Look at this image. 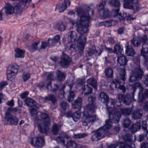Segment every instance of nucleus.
<instances>
[{
    "instance_id": "obj_1",
    "label": "nucleus",
    "mask_w": 148,
    "mask_h": 148,
    "mask_svg": "<svg viewBox=\"0 0 148 148\" xmlns=\"http://www.w3.org/2000/svg\"><path fill=\"white\" fill-rule=\"evenodd\" d=\"M89 9V8L88 7L86 10L78 8L76 10L78 15L80 18L79 21L75 23L76 26L77 27L76 30L80 35L85 36L88 33L87 27L89 26L90 19V16L88 11Z\"/></svg>"
},
{
    "instance_id": "obj_2",
    "label": "nucleus",
    "mask_w": 148,
    "mask_h": 148,
    "mask_svg": "<svg viewBox=\"0 0 148 148\" xmlns=\"http://www.w3.org/2000/svg\"><path fill=\"white\" fill-rule=\"evenodd\" d=\"M107 111L108 114L109 119L106 121V123L101 127L102 130L106 132L107 136L111 134L110 129L111 127L112 123H116L119 122L121 117L120 112L116 111L115 109H112V108H108Z\"/></svg>"
},
{
    "instance_id": "obj_3",
    "label": "nucleus",
    "mask_w": 148,
    "mask_h": 148,
    "mask_svg": "<svg viewBox=\"0 0 148 148\" xmlns=\"http://www.w3.org/2000/svg\"><path fill=\"white\" fill-rule=\"evenodd\" d=\"M125 142H121L108 146L107 148H131L133 143L132 137L129 134H126L123 137Z\"/></svg>"
},
{
    "instance_id": "obj_4",
    "label": "nucleus",
    "mask_w": 148,
    "mask_h": 148,
    "mask_svg": "<svg viewBox=\"0 0 148 148\" xmlns=\"http://www.w3.org/2000/svg\"><path fill=\"white\" fill-rule=\"evenodd\" d=\"M144 75V73L140 65L132 72L129 78V81L132 83H135L141 80Z\"/></svg>"
},
{
    "instance_id": "obj_5",
    "label": "nucleus",
    "mask_w": 148,
    "mask_h": 148,
    "mask_svg": "<svg viewBox=\"0 0 148 148\" xmlns=\"http://www.w3.org/2000/svg\"><path fill=\"white\" fill-rule=\"evenodd\" d=\"M124 1L125 8L134 10L135 13L140 9L138 0H124Z\"/></svg>"
},
{
    "instance_id": "obj_6",
    "label": "nucleus",
    "mask_w": 148,
    "mask_h": 148,
    "mask_svg": "<svg viewBox=\"0 0 148 148\" xmlns=\"http://www.w3.org/2000/svg\"><path fill=\"white\" fill-rule=\"evenodd\" d=\"M35 123H47L50 124V119L49 115L45 113L38 112L36 115V118L34 119Z\"/></svg>"
},
{
    "instance_id": "obj_7",
    "label": "nucleus",
    "mask_w": 148,
    "mask_h": 148,
    "mask_svg": "<svg viewBox=\"0 0 148 148\" xmlns=\"http://www.w3.org/2000/svg\"><path fill=\"white\" fill-rule=\"evenodd\" d=\"M96 116L93 114H86L84 113L82 119V122L83 125L87 126L88 124H92L94 122V119H96Z\"/></svg>"
},
{
    "instance_id": "obj_8",
    "label": "nucleus",
    "mask_w": 148,
    "mask_h": 148,
    "mask_svg": "<svg viewBox=\"0 0 148 148\" xmlns=\"http://www.w3.org/2000/svg\"><path fill=\"white\" fill-rule=\"evenodd\" d=\"M106 3V2L105 1H102L97 5L98 11L99 12L100 15L105 18L109 16L108 10L104 8Z\"/></svg>"
},
{
    "instance_id": "obj_9",
    "label": "nucleus",
    "mask_w": 148,
    "mask_h": 148,
    "mask_svg": "<svg viewBox=\"0 0 148 148\" xmlns=\"http://www.w3.org/2000/svg\"><path fill=\"white\" fill-rule=\"evenodd\" d=\"M104 131L101 128H100L97 130L95 134L92 136V141H97L101 139V138L107 136L108 134L104 133Z\"/></svg>"
},
{
    "instance_id": "obj_10",
    "label": "nucleus",
    "mask_w": 148,
    "mask_h": 148,
    "mask_svg": "<svg viewBox=\"0 0 148 148\" xmlns=\"http://www.w3.org/2000/svg\"><path fill=\"white\" fill-rule=\"evenodd\" d=\"M30 143L36 147H42L45 145L44 139L43 138L41 137L32 138Z\"/></svg>"
},
{
    "instance_id": "obj_11",
    "label": "nucleus",
    "mask_w": 148,
    "mask_h": 148,
    "mask_svg": "<svg viewBox=\"0 0 148 148\" xmlns=\"http://www.w3.org/2000/svg\"><path fill=\"white\" fill-rule=\"evenodd\" d=\"M110 87L112 90L119 89L122 90V92L123 93H124L126 90L125 86L121 85L120 81L117 79H115L112 82L110 85Z\"/></svg>"
},
{
    "instance_id": "obj_12",
    "label": "nucleus",
    "mask_w": 148,
    "mask_h": 148,
    "mask_svg": "<svg viewBox=\"0 0 148 148\" xmlns=\"http://www.w3.org/2000/svg\"><path fill=\"white\" fill-rule=\"evenodd\" d=\"M141 55L144 59V64L147 66L148 70V45L144 44L143 45L142 47L140 50Z\"/></svg>"
},
{
    "instance_id": "obj_13",
    "label": "nucleus",
    "mask_w": 148,
    "mask_h": 148,
    "mask_svg": "<svg viewBox=\"0 0 148 148\" xmlns=\"http://www.w3.org/2000/svg\"><path fill=\"white\" fill-rule=\"evenodd\" d=\"M71 60L70 58L67 55L62 52V54L60 57V64L63 68H67L69 65Z\"/></svg>"
},
{
    "instance_id": "obj_14",
    "label": "nucleus",
    "mask_w": 148,
    "mask_h": 148,
    "mask_svg": "<svg viewBox=\"0 0 148 148\" xmlns=\"http://www.w3.org/2000/svg\"><path fill=\"white\" fill-rule=\"evenodd\" d=\"M148 40V38L146 35H144L142 37L137 38H134L131 40L132 44L136 47H138L142 42L143 43V45L145 44Z\"/></svg>"
},
{
    "instance_id": "obj_15",
    "label": "nucleus",
    "mask_w": 148,
    "mask_h": 148,
    "mask_svg": "<svg viewBox=\"0 0 148 148\" xmlns=\"http://www.w3.org/2000/svg\"><path fill=\"white\" fill-rule=\"evenodd\" d=\"M59 3L56 6V10H58L60 12L64 11L66 8L67 5L69 6L70 4L68 0H60Z\"/></svg>"
},
{
    "instance_id": "obj_16",
    "label": "nucleus",
    "mask_w": 148,
    "mask_h": 148,
    "mask_svg": "<svg viewBox=\"0 0 148 148\" xmlns=\"http://www.w3.org/2000/svg\"><path fill=\"white\" fill-rule=\"evenodd\" d=\"M118 98L120 102L123 101L126 105L130 104L132 101V99L129 94L124 95L120 94L118 95Z\"/></svg>"
},
{
    "instance_id": "obj_17",
    "label": "nucleus",
    "mask_w": 148,
    "mask_h": 148,
    "mask_svg": "<svg viewBox=\"0 0 148 148\" xmlns=\"http://www.w3.org/2000/svg\"><path fill=\"white\" fill-rule=\"evenodd\" d=\"M5 119L11 124L16 125L18 123V119L16 117L12 115L8 112H6Z\"/></svg>"
},
{
    "instance_id": "obj_18",
    "label": "nucleus",
    "mask_w": 148,
    "mask_h": 148,
    "mask_svg": "<svg viewBox=\"0 0 148 148\" xmlns=\"http://www.w3.org/2000/svg\"><path fill=\"white\" fill-rule=\"evenodd\" d=\"M39 123L38 128L40 132L42 134H47L49 130V125L50 124L44 123Z\"/></svg>"
},
{
    "instance_id": "obj_19",
    "label": "nucleus",
    "mask_w": 148,
    "mask_h": 148,
    "mask_svg": "<svg viewBox=\"0 0 148 148\" xmlns=\"http://www.w3.org/2000/svg\"><path fill=\"white\" fill-rule=\"evenodd\" d=\"M99 99L102 103L105 104L106 107L108 108H111L108 107V102L109 97L104 92H101L99 95Z\"/></svg>"
},
{
    "instance_id": "obj_20",
    "label": "nucleus",
    "mask_w": 148,
    "mask_h": 148,
    "mask_svg": "<svg viewBox=\"0 0 148 148\" xmlns=\"http://www.w3.org/2000/svg\"><path fill=\"white\" fill-rule=\"evenodd\" d=\"M73 85V82H71L70 84L69 83H67L66 84V85L68 86L70 89L69 91L68 92L67 98V100L69 102L72 101L75 97V95L74 92L71 90L72 88Z\"/></svg>"
},
{
    "instance_id": "obj_21",
    "label": "nucleus",
    "mask_w": 148,
    "mask_h": 148,
    "mask_svg": "<svg viewBox=\"0 0 148 148\" xmlns=\"http://www.w3.org/2000/svg\"><path fill=\"white\" fill-rule=\"evenodd\" d=\"M137 88H139V92L138 94H143V89L141 84L139 82H136L133 85V91L132 92V97L133 99L134 98V93L136 92V90Z\"/></svg>"
},
{
    "instance_id": "obj_22",
    "label": "nucleus",
    "mask_w": 148,
    "mask_h": 148,
    "mask_svg": "<svg viewBox=\"0 0 148 148\" xmlns=\"http://www.w3.org/2000/svg\"><path fill=\"white\" fill-rule=\"evenodd\" d=\"M83 100L82 98L79 97L74 101V103L72 104V106L73 108L80 109L82 107Z\"/></svg>"
},
{
    "instance_id": "obj_23",
    "label": "nucleus",
    "mask_w": 148,
    "mask_h": 148,
    "mask_svg": "<svg viewBox=\"0 0 148 148\" xmlns=\"http://www.w3.org/2000/svg\"><path fill=\"white\" fill-rule=\"evenodd\" d=\"M94 48H95V47L88 50L86 54V57L91 56L94 54H95L97 56H99L101 54L102 51L100 49L96 50H94Z\"/></svg>"
},
{
    "instance_id": "obj_24",
    "label": "nucleus",
    "mask_w": 148,
    "mask_h": 148,
    "mask_svg": "<svg viewBox=\"0 0 148 148\" xmlns=\"http://www.w3.org/2000/svg\"><path fill=\"white\" fill-rule=\"evenodd\" d=\"M51 82H49L47 84V88L48 90H50L52 92H55L58 91L59 89V87L56 84H54L52 86L51 85Z\"/></svg>"
},
{
    "instance_id": "obj_25",
    "label": "nucleus",
    "mask_w": 148,
    "mask_h": 148,
    "mask_svg": "<svg viewBox=\"0 0 148 148\" xmlns=\"http://www.w3.org/2000/svg\"><path fill=\"white\" fill-rule=\"evenodd\" d=\"M143 112L140 110L134 111L132 114V118L134 119H140L142 116Z\"/></svg>"
},
{
    "instance_id": "obj_26",
    "label": "nucleus",
    "mask_w": 148,
    "mask_h": 148,
    "mask_svg": "<svg viewBox=\"0 0 148 148\" xmlns=\"http://www.w3.org/2000/svg\"><path fill=\"white\" fill-rule=\"evenodd\" d=\"M77 36L76 33L74 31H71L70 32L69 36L68 38V41L69 42L75 43Z\"/></svg>"
},
{
    "instance_id": "obj_27",
    "label": "nucleus",
    "mask_w": 148,
    "mask_h": 148,
    "mask_svg": "<svg viewBox=\"0 0 148 148\" xmlns=\"http://www.w3.org/2000/svg\"><path fill=\"white\" fill-rule=\"evenodd\" d=\"M87 82L88 84L92 86L95 89H97V81L95 78L93 77H90Z\"/></svg>"
},
{
    "instance_id": "obj_28",
    "label": "nucleus",
    "mask_w": 148,
    "mask_h": 148,
    "mask_svg": "<svg viewBox=\"0 0 148 148\" xmlns=\"http://www.w3.org/2000/svg\"><path fill=\"white\" fill-rule=\"evenodd\" d=\"M82 89L84 92L85 95L90 94L92 92V88L87 85H84L82 86Z\"/></svg>"
},
{
    "instance_id": "obj_29",
    "label": "nucleus",
    "mask_w": 148,
    "mask_h": 148,
    "mask_svg": "<svg viewBox=\"0 0 148 148\" xmlns=\"http://www.w3.org/2000/svg\"><path fill=\"white\" fill-rule=\"evenodd\" d=\"M57 78L60 81L64 80L66 76V74L60 70H57L56 72Z\"/></svg>"
},
{
    "instance_id": "obj_30",
    "label": "nucleus",
    "mask_w": 148,
    "mask_h": 148,
    "mask_svg": "<svg viewBox=\"0 0 148 148\" xmlns=\"http://www.w3.org/2000/svg\"><path fill=\"white\" fill-rule=\"evenodd\" d=\"M96 108L95 104H87L86 106V109L88 112L87 114H90V113H94Z\"/></svg>"
},
{
    "instance_id": "obj_31",
    "label": "nucleus",
    "mask_w": 148,
    "mask_h": 148,
    "mask_svg": "<svg viewBox=\"0 0 148 148\" xmlns=\"http://www.w3.org/2000/svg\"><path fill=\"white\" fill-rule=\"evenodd\" d=\"M15 51L16 52L14 56L15 57L19 58L24 57V54L25 52V50H22L17 48L15 49Z\"/></svg>"
},
{
    "instance_id": "obj_32",
    "label": "nucleus",
    "mask_w": 148,
    "mask_h": 148,
    "mask_svg": "<svg viewBox=\"0 0 148 148\" xmlns=\"http://www.w3.org/2000/svg\"><path fill=\"white\" fill-rule=\"evenodd\" d=\"M105 75L108 77L112 78L113 77V71L112 69L110 67L106 68L104 71Z\"/></svg>"
},
{
    "instance_id": "obj_33",
    "label": "nucleus",
    "mask_w": 148,
    "mask_h": 148,
    "mask_svg": "<svg viewBox=\"0 0 148 148\" xmlns=\"http://www.w3.org/2000/svg\"><path fill=\"white\" fill-rule=\"evenodd\" d=\"M126 48V54L127 56H133L135 54V51L132 46L128 45Z\"/></svg>"
},
{
    "instance_id": "obj_34",
    "label": "nucleus",
    "mask_w": 148,
    "mask_h": 148,
    "mask_svg": "<svg viewBox=\"0 0 148 148\" xmlns=\"http://www.w3.org/2000/svg\"><path fill=\"white\" fill-rule=\"evenodd\" d=\"M60 38V37L59 35H57L55 36L53 38L51 39L49 38L48 40V41L49 43L50 44V46H53L57 43L59 40Z\"/></svg>"
},
{
    "instance_id": "obj_35",
    "label": "nucleus",
    "mask_w": 148,
    "mask_h": 148,
    "mask_svg": "<svg viewBox=\"0 0 148 148\" xmlns=\"http://www.w3.org/2000/svg\"><path fill=\"white\" fill-rule=\"evenodd\" d=\"M84 35H81L78 38L77 42L78 46H84L86 41V39Z\"/></svg>"
},
{
    "instance_id": "obj_36",
    "label": "nucleus",
    "mask_w": 148,
    "mask_h": 148,
    "mask_svg": "<svg viewBox=\"0 0 148 148\" xmlns=\"http://www.w3.org/2000/svg\"><path fill=\"white\" fill-rule=\"evenodd\" d=\"M117 61L121 66L125 65L127 62L125 56L123 55L118 58Z\"/></svg>"
},
{
    "instance_id": "obj_37",
    "label": "nucleus",
    "mask_w": 148,
    "mask_h": 148,
    "mask_svg": "<svg viewBox=\"0 0 148 148\" xmlns=\"http://www.w3.org/2000/svg\"><path fill=\"white\" fill-rule=\"evenodd\" d=\"M25 102L27 106L29 107L34 106L36 104V102L30 98L26 99L25 101Z\"/></svg>"
},
{
    "instance_id": "obj_38",
    "label": "nucleus",
    "mask_w": 148,
    "mask_h": 148,
    "mask_svg": "<svg viewBox=\"0 0 148 148\" xmlns=\"http://www.w3.org/2000/svg\"><path fill=\"white\" fill-rule=\"evenodd\" d=\"M44 99L46 101H51L53 104L57 101V99L56 97L53 95H49L47 96L44 97Z\"/></svg>"
},
{
    "instance_id": "obj_39",
    "label": "nucleus",
    "mask_w": 148,
    "mask_h": 148,
    "mask_svg": "<svg viewBox=\"0 0 148 148\" xmlns=\"http://www.w3.org/2000/svg\"><path fill=\"white\" fill-rule=\"evenodd\" d=\"M7 78L8 80L12 81L15 77V75L17 73L9 70L6 71Z\"/></svg>"
},
{
    "instance_id": "obj_40",
    "label": "nucleus",
    "mask_w": 148,
    "mask_h": 148,
    "mask_svg": "<svg viewBox=\"0 0 148 148\" xmlns=\"http://www.w3.org/2000/svg\"><path fill=\"white\" fill-rule=\"evenodd\" d=\"M122 114L125 116H128L130 114L132 109L131 108H123L121 109Z\"/></svg>"
},
{
    "instance_id": "obj_41",
    "label": "nucleus",
    "mask_w": 148,
    "mask_h": 148,
    "mask_svg": "<svg viewBox=\"0 0 148 148\" xmlns=\"http://www.w3.org/2000/svg\"><path fill=\"white\" fill-rule=\"evenodd\" d=\"M18 67L16 64H11L9 65L7 70H9L15 73H18Z\"/></svg>"
},
{
    "instance_id": "obj_42",
    "label": "nucleus",
    "mask_w": 148,
    "mask_h": 148,
    "mask_svg": "<svg viewBox=\"0 0 148 148\" xmlns=\"http://www.w3.org/2000/svg\"><path fill=\"white\" fill-rule=\"evenodd\" d=\"M140 123L137 122L136 124H133L131 127V130L132 132L134 133L139 130L141 127Z\"/></svg>"
},
{
    "instance_id": "obj_43",
    "label": "nucleus",
    "mask_w": 148,
    "mask_h": 148,
    "mask_svg": "<svg viewBox=\"0 0 148 148\" xmlns=\"http://www.w3.org/2000/svg\"><path fill=\"white\" fill-rule=\"evenodd\" d=\"M60 129V126L59 125L56 124H53L52 129V132L54 134L57 135L58 134Z\"/></svg>"
},
{
    "instance_id": "obj_44",
    "label": "nucleus",
    "mask_w": 148,
    "mask_h": 148,
    "mask_svg": "<svg viewBox=\"0 0 148 148\" xmlns=\"http://www.w3.org/2000/svg\"><path fill=\"white\" fill-rule=\"evenodd\" d=\"M5 10L6 12L8 14H12L14 12V8L10 3L7 4Z\"/></svg>"
},
{
    "instance_id": "obj_45",
    "label": "nucleus",
    "mask_w": 148,
    "mask_h": 148,
    "mask_svg": "<svg viewBox=\"0 0 148 148\" xmlns=\"http://www.w3.org/2000/svg\"><path fill=\"white\" fill-rule=\"evenodd\" d=\"M81 113L79 111H77L73 113L72 114V119L75 121H77L80 119Z\"/></svg>"
},
{
    "instance_id": "obj_46",
    "label": "nucleus",
    "mask_w": 148,
    "mask_h": 148,
    "mask_svg": "<svg viewBox=\"0 0 148 148\" xmlns=\"http://www.w3.org/2000/svg\"><path fill=\"white\" fill-rule=\"evenodd\" d=\"M77 144L74 141L70 140L66 144V148H77Z\"/></svg>"
},
{
    "instance_id": "obj_47",
    "label": "nucleus",
    "mask_w": 148,
    "mask_h": 148,
    "mask_svg": "<svg viewBox=\"0 0 148 148\" xmlns=\"http://www.w3.org/2000/svg\"><path fill=\"white\" fill-rule=\"evenodd\" d=\"M109 4L110 5L117 8H119L121 5L119 0H112L109 2Z\"/></svg>"
},
{
    "instance_id": "obj_48",
    "label": "nucleus",
    "mask_w": 148,
    "mask_h": 148,
    "mask_svg": "<svg viewBox=\"0 0 148 148\" xmlns=\"http://www.w3.org/2000/svg\"><path fill=\"white\" fill-rule=\"evenodd\" d=\"M56 28L59 31H63L66 29L65 26L63 24V23L60 22L57 23L56 26Z\"/></svg>"
},
{
    "instance_id": "obj_49",
    "label": "nucleus",
    "mask_w": 148,
    "mask_h": 148,
    "mask_svg": "<svg viewBox=\"0 0 148 148\" xmlns=\"http://www.w3.org/2000/svg\"><path fill=\"white\" fill-rule=\"evenodd\" d=\"M88 135V134L86 133H79L74 134L73 136V138L76 139H80L86 137Z\"/></svg>"
},
{
    "instance_id": "obj_50",
    "label": "nucleus",
    "mask_w": 148,
    "mask_h": 148,
    "mask_svg": "<svg viewBox=\"0 0 148 148\" xmlns=\"http://www.w3.org/2000/svg\"><path fill=\"white\" fill-rule=\"evenodd\" d=\"M126 71L125 69H121L120 71V78L123 81H125L126 79Z\"/></svg>"
},
{
    "instance_id": "obj_51",
    "label": "nucleus",
    "mask_w": 148,
    "mask_h": 148,
    "mask_svg": "<svg viewBox=\"0 0 148 148\" xmlns=\"http://www.w3.org/2000/svg\"><path fill=\"white\" fill-rule=\"evenodd\" d=\"M56 140L58 144H61L62 147L65 146V142L63 137L61 136H58L56 138Z\"/></svg>"
},
{
    "instance_id": "obj_52",
    "label": "nucleus",
    "mask_w": 148,
    "mask_h": 148,
    "mask_svg": "<svg viewBox=\"0 0 148 148\" xmlns=\"http://www.w3.org/2000/svg\"><path fill=\"white\" fill-rule=\"evenodd\" d=\"M122 51V48L119 45L116 44L114 47V53L117 54L121 53Z\"/></svg>"
},
{
    "instance_id": "obj_53",
    "label": "nucleus",
    "mask_w": 148,
    "mask_h": 148,
    "mask_svg": "<svg viewBox=\"0 0 148 148\" xmlns=\"http://www.w3.org/2000/svg\"><path fill=\"white\" fill-rule=\"evenodd\" d=\"M87 100L88 102V104H95L96 98L94 96H90L88 97Z\"/></svg>"
},
{
    "instance_id": "obj_54",
    "label": "nucleus",
    "mask_w": 148,
    "mask_h": 148,
    "mask_svg": "<svg viewBox=\"0 0 148 148\" xmlns=\"http://www.w3.org/2000/svg\"><path fill=\"white\" fill-rule=\"evenodd\" d=\"M60 106L61 108L64 110H66L69 107V105L68 103L64 101L61 102L60 103Z\"/></svg>"
},
{
    "instance_id": "obj_55",
    "label": "nucleus",
    "mask_w": 148,
    "mask_h": 148,
    "mask_svg": "<svg viewBox=\"0 0 148 148\" xmlns=\"http://www.w3.org/2000/svg\"><path fill=\"white\" fill-rule=\"evenodd\" d=\"M131 123V121L129 118H126L123 121V126L125 128L129 127Z\"/></svg>"
},
{
    "instance_id": "obj_56",
    "label": "nucleus",
    "mask_w": 148,
    "mask_h": 148,
    "mask_svg": "<svg viewBox=\"0 0 148 148\" xmlns=\"http://www.w3.org/2000/svg\"><path fill=\"white\" fill-rule=\"evenodd\" d=\"M127 17V14L125 12H123V13H120L118 15L119 18L120 20H125Z\"/></svg>"
},
{
    "instance_id": "obj_57",
    "label": "nucleus",
    "mask_w": 148,
    "mask_h": 148,
    "mask_svg": "<svg viewBox=\"0 0 148 148\" xmlns=\"http://www.w3.org/2000/svg\"><path fill=\"white\" fill-rule=\"evenodd\" d=\"M119 8H117V9H113L111 12V15L112 16L115 17L118 15H119Z\"/></svg>"
},
{
    "instance_id": "obj_58",
    "label": "nucleus",
    "mask_w": 148,
    "mask_h": 148,
    "mask_svg": "<svg viewBox=\"0 0 148 148\" xmlns=\"http://www.w3.org/2000/svg\"><path fill=\"white\" fill-rule=\"evenodd\" d=\"M112 21H105L101 22L100 23L101 25H104L106 26H111Z\"/></svg>"
},
{
    "instance_id": "obj_59",
    "label": "nucleus",
    "mask_w": 148,
    "mask_h": 148,
    "mask_svg": "<svg viewBox=\"0 0 148 148\" xmlns=\"http://www.w3.org/2000/svg\"><path fill=\"white\" fill-rule=\"evenodd\" d=\"M142 125L143 129L144 130V132L148 133V131L147 130V122L145 121H143L142 122Z\"/></svg>"
},
{
    "instance_id": "obj_60",
    "label": "nucleus",
    "mask_w": 148,
    "mask_h": 148,
    "mask_svg": "<svg viewBox=\"0 0 148 148\" xmlns=\"http://www.w3.org/2000/svg\"><path fill=\"white\" fill-rule=\"evenodd\" d=\"M144 133V134H141L138 136V140L139 142H142L144 140L145 137L147 136L148 133Z\"/></svg>"
},
{
    "instance_id": "obj_61",
    "label": "nucleus",
    "mask_w": 148,
    "mask_h": 148,
    "mask_svg": "<svg viewBox=\"0 0 148 148\" xmlns=\"http://www.w3.org/2000/svg\"><path fill=\"white\" fill-rule=\"evenodd\" d=\"M30 113L32 117H34L36 116L35 118H36V115L38 113L37 112L36 110V109L32 108L30 109Z\"/></svg>"
},
{
    "instance_id": "obj_62",
    "label": "nucleus",
    "mask_w": 148,
    "mask_h": 148,
    "mask_svg": "<svg viewBox=\"0 0 148 148\" xmlns=\"http://www.w3.org/2000/svg\"><path fill=\"white\" fill-rule=\"evenodd\" d=\"M50 46V44L49 43L48 41L47 42H43L41 43L40 48L41 49H45L46 47H49Z\"/></svg>"
},
{
    "instance_id": "obj_63",
    "label": "nucleus",
    "mask_w": 148,
    "mask_h": 148,
    "mask_svg": "<svg viewBox=\"0 0 148 148\" xmlns=\"http://www.w3.org/2000/svg\"><path fill=\"white\" fill-rule=\"evenodd\" d=\"M145 97L143 94H138V101L140 102H143L145 99Z\"/></svg>"
},
{
    "instance_id": "obj_64",
    "label": "nucleus",
    "mask_w": 148,
    "mask_h": 148,
    "mask_svg": "<svg viewBox=\"0 0 148 148\" xmlns=\"http://www.w3.org/2000/svg\"><path fill=\"white\" fill-rule=\"evenodd\" d=\"M23 81L25 82L28 80L30 77V75L29 73L23 74Z\"/></svg>"
}]
</instances>
